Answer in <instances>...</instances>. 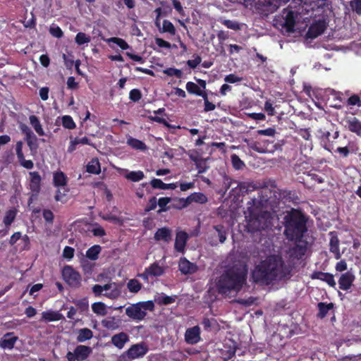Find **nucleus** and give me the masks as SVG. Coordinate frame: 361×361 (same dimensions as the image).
I'll return each mask as SVG.
<instances>
[{
  "mask_svg": "<svg viewBox=\"0 0 361 361\" xmlns=\"http://www.w3.org/2000/svg\"><path fill=\"white\" fill-rule=\"evenodd\" d=\"M271 190L267 187L262 188L258 192V198H252L247 202V211L245 212L247 219L246 228L250 233L264 231L271 228V214L267 211H261L259 207L269 202Z\"/></svg>",
  "mask_w": 361,
  "mask_h": 361,
  "instance_id": "nucleus-1",
  "label": "nucleus"
},
{
  "mask_svg": "<svg viewBox=\"0 0 361 361\" xmlns=\"http://www.w3.org/2000/svg\"><path fill=\"white\" fill-rule=\"evenodd\" d=\"M290 273V268L286 264L280 255H270L255 266L252 271V278L255 283L270 285L274 281L286 278Z\"/></svg>",
  "mask_w": 361,
  "mask_h": 361,
  "instance_id": "nucleus-2",
  "label": "nucleus"
},
{
  "mask_svg": "<svg viewBox=\"0 0 361 361\" xmlns=\"http://www.w3.org/2000/svg\"><path fill=\"white\" fill-rule=\"evenodd\" d=\"M247 279V271L232 267L219 276L216 283L217 291L221 295H228L231 292H239Z\"/></svg>",
  "mask_w": 361,
  "mask_h": 361,
  "instance_id": "nucleus-3",
  "label": "nucleus"
},
{
  "mask_svg": "<svg viewBox=\"0 0 361 361\" xmlns=\"http://www.w3.org/2000/svg\"><path fill=\"white\" fill-rule=\"evenodd\" d=\"M284 235L289 240L300 242L307 231V218L300 210L291 209L285 215Z\"/></svg>",
  "mask_w": 361,
  "mask_h": 361,
  "instance_id": "nucleus-4",
  "label": "nucleus"
},
{
  "mask_svg": "<svg viewBox=\"0 0 361 361\" xmlns=\"http://www.w3.org/2000/svg\"><path fill=\"white\" fill-rule=\"evenodd\" d=\"M289 0H257L255 8L259 13L264 16L274 13L281 6L286 4Z\"/></svg>",
  "mask_w": 361,
  "mask_h": 361,
  "instance_id": "nucleus-5",
  "label": "nucleus"
},
{
  "mask_svg": "<svg viewBox=\"0 0 361 361\" xmlns=\"http://www.w3.org/2000/svg\"><path fill=\"white\" fill-rule=\"evenodd\" d=\"M149 350L148 345L145 342L132 345L130 348L123 353L121 357L123 361H130L132 360L143 357Z\"/></svg>",
  "mask_w": 361,
  "mask_h": 361,
  "instance_id": "nucleus-6",
  "label": "nucleus"
},
{
  "mask_svg": "<svg viewBox=\"0 0 361 361\" xmlns=\"http://www.w3.org/2000/svg\"><path fill=\"white\" fill-rule=\"evenodd\" d=\"M329 25V20L326 16H322L310 25L306 33V38L314 39L322 35Z\"/></svg>",
  "mask_w": 361,
  "mask_h": 361,
  "instance_id": "nucleus-7",
  "label": "nucleus"
},
{
  "mask_svg": "<svg viewBox=\"0 0 361 361\" xmlns=\"http://www.w3.org/2000/svg\"><path fill=\"white\" fill-rule=\"evenodd\" d=\"M62 277L66 283L73 288H78L81 285V275L73 267L66 265L61 271Z\"/></svg>",
  "mask_w": 361,
  "mask_h": 361,
  "instance_id": "nucleus-8",
  "label": "nucleus"
},
{
  "mask_svg": "<svg viewBox=\"0 0 361 361\" xmlns=\"http://www.w3.org/2000/svg\"><path fill=\"white\" fill-rule=\"evenodd\" d=\"M228 228L223 224L213 226V231L209 236V243L212 246H216L219 243H224L227 237Z\"/></svg>",
  "mask_w": 361,
  "mask_h": 361,
  "instance_id": "nucleus-9",
  "label": "nucleus"
},
{
  "mask_svg": "<svg viewBox=\"0 0 361 361\" xmlns=\"http://www.w3.org/2000/svg\"><path fill=\"white\" fill-rule=\"evenodd\" d=\"M92 350L90 346L79 345L73 352L68 351L66 358L68 361H84L92 353Z\"/></svg>",
  "mask_w": 361,
  "mask_h": 361,
  "instance_id": "nucleus-10",
  "label": "nucleus"
},
{
  "mask_svg": "<svg viewBox=\"0 0 361 361\" xmlns=\"http://www.w3.org/2000/svg\"><path fill=\"white\" fill-rule=\"evenodd\" d=\"M126 314L133 320L142 321L146 317L147 312L142 310L138 302H137L126 307Z\"/></svg>",
  "mask_w": 361,
  "mask_h": 361,
  "instance_id": "nucleus-11",
  "label": "nucleus"
},
{
  "mask_svg": "<svg viewBox=\"0 0 361 361\" xmlns=\"http://www.w3.org/2000/svg\"><path fill=\"white\" fill-rule=\"evenodd\" d=\"M252 148L259 153H274L277 149V145L274 140H264L255 143Z\"/></svg>",
  "mask_w": 361,
  "mask_h": 361,
  "instance_id": "nucleus-12",
  "label": "nucleus"
},
{
  "mask_svg": "<svg viewBox=\"0 0 361 361\" xmlns=\"http://www.w3.org/2000/svg\"><path fill=\"white\" fill-rule=\"evenodd\" d=\"M344 127L350 132L361 137V121L355 116H348L344 119Z\"/></svg>",
  "mask_w": 361,
  "mask_h": 361,
  "instance_id": "nucleus-13",
  "label": "nucleus"
},
{
  "mask_svg": "<svg viewBox=\"0 0 361 361\" xmlns=\"http://www.w3.org/2000/svg\"><path fill=\"white\" fill-rule=\"evenodd\" d=\"M185 341L188 344H196L200 341V329L198 326H195L186 330L185 334Z\"/></svg>",
  "mask_w": 361,
  "mask_h": 361,
  "instance_id": "nucleus-14",
  "label": "nucleus"
},
{
  "mask_svg": "<svg viewBox=\"0 0 361 361\" xmlns=\"http://www.w3.org/2000/svg\"><path fill=\"white\" fill-rule=\"evenodd\" d=\"M18 340V337L15 336L14 332H8L0 339V348L12 350Z\"/></svg>",
  "mask_w": 361,
  "mask_h": 361,
  "instance_id": "nucleus-15",
  "label": "nucleus"
},
{
  "mask_svg": "<svg viewBox=\"0 0 361 361\" xmlns=\"http://www.w3.org/2000/svg\"><path fill=\"white\" fill-rule=\"evenodd\" d=\"M355 279V275L351 271L342 274L338 279L339 288L343 290H348Z\"/></svg>",
  "mask_w": 361,
  "mask_h": 361,
  "instance_id": "nucleus-16",
  "label": "nucleus"
},
{
  "mask_svg": "<svg viewBox=\"0 0 361 361\" xmlns=\"http://www.w3.org/2000/svg\"><path fill=\"white\" fill-rule=\"evenodd\" d=\"M310 278L313 280L319 279L320 281L326 282L329 286L334 288L336 286V281L334 280V275L327 273L323 272L321 271H315L311 274Z\"/></svg>",
  "mask_w": 361,
  "mask_h": 361,
  "instance_id": "nucleus-17",
  "label": "nucleus"
},
{
  "mask_svg": "<svg viewBox=\"0 0 361 361\" xmlns=\"http://www.w3.org/2000/svg\"><path fill=\"white\" fill-rule=\"evenodd\" d=\"M283 23H281L282 27L288 32H293L295 25V18L293 11H288L283 12Z\"/></svg>",
  "mask_w": 361,
  "mask_h": 361,
  "instance_id": "nucleus-18",
  "label": "nucleus"
},
{
  "mask_svg": "<svg viewBox=\"0 0 361 361\" xmlns=\"http://www.w3.org/2000/svg\"><path fill=\"white\" fill-rule=\"evenodd\" d=\"M179 271L183 274H192L197 271V267L185 257L180 258L178 264Z\"/></svg>",
  "mask_w": 361,
  "mask_h": 361,
  "instance_id": "nucleus-19",
  "label": "nucleus"
},
{
  "mask_svg": "<svg viewBox=\"0 0 361 361\" xmlns=\"http://www.w3.org/2000/svg\"><path fill=\"white\" fill-rule=\"evenodd\" d=\"M129 341V336L125 332H120L111 336V342L118 349H122Z\"/></svg>",
  "mask_w": 361,
  "mask_h": 361,
  "instance_id": "nucleus-20",
  "label": "nucleus"
},
{
  "mask_svg": "<svg viewBox=\"0 0 361 361\" xmlns=\"http://www.w3.org/2000/svg\"><path fill=\"white\" fill-rule=\"evenodd\" d=\"M330 242H329V250L334 255V257L336 259H339L341 257V254L339 249V240L335 232H330Z\"/></svg>",
  "mask_w": 361,
  "mask_h": 361,
  "instance_id": "nucleus-21",
  "label": "nucleus"
},
{
  "mask_svg": "<svg viewBox=\"0 0 361 361\" xmlns=\"http://www.w3.org/2000/svg\"><path fill=\"white\" fill-rule=\"evenodd\" d=\"M188 238V235L185 231H179L176 233L174 247L176 251L183 252Z\"/></svg>",
  "mask_w": 361,
  "mask_h": 361,
  "instance_id": "nucleus-22",
  "label": "nucleus"
},
{
  "mask_svg": "<svg viewBox=\"0 0 361 361\" xmlns=\"http://www.w3.org/2000/svg\"><path fill=\"white\" fill-rule=\"evenodd\" d=\"M30 189L32 192L37 194L41 189V176L37 171L30 172Z\"/></svg>",
  "mask_w": 361,
  "mask_h": 361,
  "instance_id": "nucleus-23",
  "label": "nucleus"
},
{
  "mask_svg": "<svg viewBox=\"0 0 361 361\" xmlns=\"http://www.w3.org/2000/svg\"><path fill=\"white\" fill-rule=\"evenodd\" d=\"M106 286H111V288H108V290H105L106 292L103 294L104 296L109 298V299H116L118 298L121 293V286L115 282H111L106 283Z\"/></svg>",
  "mask_w": 361,
  "mask_h": 361,
  "instance_id": "nucleus-24",
  "label": "nucleus"
},
{
  "mask_svg": "<svg viewBox=\"0 0 361 361\" xmlns=\"http://www.w3.org/2000/svg\"><path fill=\"white\" fill-rule=\"evenodd\" d=\"M171 231L167 227L158 228L154 233V238L157 241L163 240L165 243H169L171 240Z\"/></svg>",
  "mask_w": 361,
  "mask_h": 361,
  "instance_id": "nucleus-25",
  "label": "nucleus"
},
{
  "mask_svg": "<svg viewBox=\"0 0 361 361\" xmlns=\"http://www.w3.org/2000/svg\"><path fill=\"white\" fill-rule=\"evenodd\" d=\"M149 184L152 188L160 190H175L178 186L177 183H164L161 179L159 178H153L150 181Z\"/></svg>",
  "mask_w": 361,
  "mask_h": 361,
  "instance_id": "nucleus-26",
  "label": "nucleus"
},
{
  "mask_svg": "<svg viewBox=\"0 0 361 361\" xmlns=\"http://www.w3.org/2000/svg\"><path fill=\"white\" fill-rule=\"evenodd\" d=\"M121 320L115 317H109L102 321V325L110 330H116L121 326Z\"/></svg>",
  "mask_w": 361,
  "mask_h": 361,
  "instance_id": "nucleus-27",
  "label": "nucleus"
},
{
  "mask_svg": "<svg viewBox=\"0 0 361 361\" xmlns=\"http://www.w3.org/2000/svg\"><path fill=\"white\" fill-rule=\"evenodd\" d=\"M62 319H64V317L62 314H61L59 312L47 310L42 312V320H44L47 322H56Z\"/></svg>",
  "mask_w": 361,
  "mask_h": 361,
  "instance_id": "nucleus-28",
  "label": "nucleus"
},
{
  "mask_svg": "<svg viewBox=\"0 0 361 361\" xmlns=\"http://www.w3.org/2000/svg\"><path fill=\"white\" fill-rule=\"evenodd\" d=\"M172 198L169 197H160L157 200V204L159 206V209L157 210V214H160L163 212H166L169 211L171 208H174V204L169 205V204L171 202Z\"/></svg>",
  "mask_w": 361,
  "mask_h": 361,
  "instance_id": "nucleus-29",
  "label": "nucleus"
},
{
  "mask_svg": "<svg viewBox=\"0 0 361 361\" xmlns=\"http://www.w3.org/2000/svg\"><path fill=\"white\" fill-rule=\"evenodd\" d=\"M67 183L68 178L63 171H59L54 173L53 183L55 187L65 186Z\"/></svg>",
  "mask_w": 361,
  "mask_h": 361,
  "instance_id": "nucleus-30",
  "label": "nucleus"
},
{
  "mask_svg": "<svg viewBox=\"0 0 361 361\" xmlns=\"http://www.w3.org/2000/svg\"><path fill=\"white\" fill-rule=\"evenodd\" d=\"M237 188H238L239 193L241 195H245L249 192L254 191L258 188L253 182H240L238 183Z\"/></svg>",
  "mask_w": 361,
  "mask_h": 361,
  "instance_id": "nucleus-31",
  "label": "nucleus"
},
{
  "mask_svg": "<svg viewBox=\"0 0 361 361\" xmlns=\"http://www.w3.org/2000/svg\"><path fill=\"white\" fill-rule=\"evenodd\" d=\"M317 308L319 310L317 313V317L323 319L327 315L329 311L334 308V303H326L320 302L317 304Z\"/></svg>",
  "mask_w": 361,
  "mask_h": 361,
  "instance_id": "nucleus-32",
  "label": "nucleus"
},
{
  "mask_svg": "<svg viewBox=\"0 0 361 361\" xmlns=\"http://www.w3.org/2000/svg\"><path fill=\"white\" fill-rule=\"evenodd\" d=\"M78 334L77 341L79 343H83L93 337L92 331L88 328L79 329Z\"/></svg>",
  "mask_w": 361,
  "mask_h": 361,
  "instance_id": "nucleus-33",
  "label": "nucleus"
},
{
  "mask_svg": "<svg viewBox=\"0 0 361 361\" xmlns=\"http://www.w3.org/2000/svg\"><path fill=\"white\" fill-rule=\"evenodd\" d=\"M154 301L159 305H167L173 303L176 301V298L161 293V295L155 297Z\"/></svg>",
  "mask_w": 361,
  "mask_h": 361,
  "instance_id": "nucleus-34",
  "label": "nucleus"
},
{
  "mask_svg": "<svg viewBox=\"0 0 361 361\" xmlns=\"http://www.w3.org/2000/svg\"><path fill=\"white\" fill-rule=\"evenodd\" d=\"M127 144L132 148L135 149H139L141 151H145L147 148L145 142L132 137L128 138Z\"/></svg>",
  "mask_w": 361,
  "mask_h": 361,
  "instance_id": "nucleus-35",
  "label": "nucleus"
},
{
  "mask_svg": "<svg viewBox=\"0 0 361 361\" xmlns=\"http://www.w3.org/2000/svg\"><path fill=\"white\" fill-rule=\"evenodd\" d=\"M29 119H30V123L31 126L33 127V128L35 129L36 133L39 136L44 135V131L42 127V125H41L40 121H39V118H37V116H36L35 115H31L30 116Z\"/></svg>",
  "mask_w": 361,
  "mask_h": 361,
  "instance_id": "nucleus-36",
  "label": "nucleus"
},
{
  "mask_svg": "<svg viewBox=\"0 0 361 361\" xmlns=\"http://www.w3.org/2000/svg\"><path fill=\"white\" fill-rule=\"evenodd\" d=\"M87 172L92 174H99L101 172L100 164L97 159H92L86 166Z\"/></svg>",
  "mask_w": 361,
  "mask_h": 361,
  "instance_id": "nucleus-37",
  "label": "nucleus"
},
{
  "mask_svg": "<svg viewBox=\"0 0 361 361\" xmlns=\"http://www.w3.org/2000/svg\"><path fill=\"white\" fill-rule=\"evenodd\" d=\"M101 246L99 245H95L90 247L86 251V257L90 260H96L98 258L99 254L101 252Z\"/></svg>",
  "mask_w": 361,
  "mask_h": 361,
  "instance_id": "nucleus-38",
  "label": "nucleus"
},
{
  "mask_svg": "<svg viewBox=\"0 0 361 361\" xmlns=\"http://www.w3.org/2000/svg\"><path fill=\"white\" fill-rule=\"evenodd\" d=\"M147 271L150 276H160L163 275L164 272V269L156 262L152 264L148 268H147Z\"/></svg>",
  "mask_w": 361,
  "mask_h": 361,
  "instance_id": "nucleus-39",
  "label": "nucleus"
},
{
  "mask_svg": "<svg viewBox=\"0 0 361 361\" xmlns=\"http://www.w3.org/2000/svg\"><path fill=\"white\" fill-rule=\"evenodd\" d=\"M142 283L137 279H130L127 283V288L130 293H137L142 288Z\"/></svg>",
  "mask_w": 361,
  "mask_h": 361,
  "instance_id": "nucleus-40",
  "label": "nucleus"
},
{
  "mask_svg": "<svg viewBox=\"0 0 361 361\" xmlns=\"http://www.w3.org/2000/svg\"><path fill=\"white\" fill-rule=\"evenodd\" d=\"M92 310L97 315L104 316L106 314V305L102 302H96L92 305Z\"/></svg>",
  "mask_w": 361,
  "mask_h": 361,
  "instance_id": "nucleus-41",
  "label": "nucleus"
},
{
  "mask_svg": "<svg viewBox=\"0 0 361 361\" xmlns=\"http://www.w3.org/2000/svg\"><path fill=\"white\" fill-rule=\"evenodd\" d=\"M190 200L192 202L204 204L207 202V197L202 192H193L190 195Z\"/></svg>",
  "mask_w": 361,
  "mask_h": 361,
  "instance_id": "nucleus-42",
  "label": "nucleus"
},
{
  "mask_svg": "<svg viewBox=\"0 0 361 361\" xmlns=\"http://www.w3.org/2000/svg\"><path fill=\"white\" fill-rule=\"evenodd\" d=\"M125 177L133 182H138L144 178L145 175L142 171H130L127 173Z\"/></svg>",
  "mask_w": 361,
  "mask_h": 361,
  "instance_id": "nucleus-43",
  "label": "nucleus"
},
{
  "mask_svg": "<svg viewBox=\"0 0 361 361\" xmlns=\"http://www.w3.org/2000/svg\"><path fill=\"white\" fill-rule=\"evenodd\" d=\"M90 40V37L82 32H78L75 37V42L78 45L87 44Z\"/></svg>",
  "mask_w": 361,
  "mask_h": 361,
  "instance_id": "nucleus-44",
  "label": "nucleus"
},
{
  "mask_svg": "<svg viewBox=\"0 0 361 361\" xmlns=\"http://www.w3.org/2000/svg\"><path fill=\"white\" fill-rule=\"evenodd\" d=\"M61 120H62V125L65 128L69 129V130L75 128V127H76L75 123L74 122L73 118L71 116H68V115L63 116L62 117Z\"/></svg>",
  "mask_w": 361,
  "mask_h": 361,
  "instance_id": "nucleus-45",
  "label": "nucleus"
},
{
  "mask_svg": "<svg viewBox=\"0 0 361 361\" xmlns=\"http://www.w3.org/2000/svg\"><path fill=\"white\" fill-rule=\"evenodd\" d=\"M306 250L307 247L305 245L297 244L292 249V255L299 259L301 258L303 255H305Z\"/></svg>",
  "mask_w": 361,
  "mask_h": 361,
  "instance_id": "nucleus-46",
  "label": "nucleus"
},
{
  "mask_svg": "<svg viewBox=\"0 0 361 361\" xmlns=\"http://www.w3.org/2000/svg\"><path fill=\"white\" fill-rule=\"evenodd\" d=\"M108 42L117 44L123 50H126L130 48L128 44L123 39L119 37H111L108 39Z\"/></svg>",
  "mask_w": 361,
  "mask_h": 361,
  "instance_id": "nucleus-47",
  "label": "nucleus"
},
{
  "mask_svg": "<svg viewBox=\"0 0 361 361\" xmlns=\"http://www.w3.org/2000/svg\"><path fill=\"white\" fill-rule=\"evenodd\" d=\"M162 32L174 35L176 34V28L171 21L164 20L162 25Z\"/></svg>",
  "mask_w": 361,
  "mask_h": 361,
  "instance_id": "nucleus-48",
  "label": "nucleus"
},
{
  "mask_svg": "<svg viewBox=\"0 0 361 361\" xmlns=\"http://www.w3.org/2000/svg\"><path fill=\"white\" fill-rule=\"evenodd\" d=\"M16 212L15 210L10 209L6 212V215L4 218V224L8 226H10L16 219Z\"/></svg>",
  "mask_w": 361,
  "mask_h": 361,
  "instance_id": "nucleus-49",
  "label": "nucleus"
},
{
  "mask_svg": "<svg viewBox=\"0 0 361 361\" xmlns=\"http://www.w3.org/2000/svg\"><path fill=\"white\" fill-rule=\"evenodd\" d=\"M231 162L233 167L236 170H240L245 166L244 162L240 159V157L233 154L231 155Z\"/></svg>",
  "mask_w": 361,
  "mask_h": 361,
  "instance_id": "nucleus-50",
  "label": "nucleus"
},
{
  "mask_svg": "<svg viewBox=\"0 0 361 361\" xmlns=\"http://www.w3.org/2000/svg\"><path fill=\"white\" fill-rule=\"evenodd\" d=\"M163 73L168 76H176L177 78H181L183 76L182 71L175 68H168L164 70Z\"/></svg>",
  "mask_w": 361,
  "mask_h": 361,
  "instance_id": "nucleus-51",
  "label": "nucleus"
},
{
  "mask_svg": "<svg viewBox=\"0 0 361 361\" xmlns=\"http://www.w3.org/2000/svg\"><path fill=\"white\" fill-rule=\"evenodd\" d=\"M346 104L348 106H357L361 107V98L358 94L351 95L346 101Z\"/></svg>",
  "mask_w": 361,
  "mask_h": 361,
  "instance_id": "nucleus-52",
  "label": "nucleus"
},
{
  "mask_svg": "<svg viewBox=\"0 0 361 361\" xmlns=\"http://www.w3.org/2000/svg\"><path fill=\"white\" fill-rule=\"evenodd\" d=\"M185 88L189 94L195 95H197L201 90L197 84L190 81L186 83Z\"/></svg>",
  "mask_w": 361,
  "mask_h": 361,
  "instance_id": "nucleus-53",
  "label": "nucleus"
},
{
  "mask_svg": "<svg viewBox=\"0 0 361 361\" xmlns=\"http://www.w3.org/2000/svg\"><path fill=\"white\" fill-rule=\"evenodd\" d=\"M73 302L80 310L81 312H85V311L88 310L89 302H88V300L86 298H82L80 300H75Z\"/></svg>",
  "mask_w": 361,
  "mask_h": 361,
  "instance_id": "nucleus-54",
  "label": "nucleus"
},
{
  "mask_svg": "<svg viewBox=\"0 0 361 361\" xmlns=\"http://www.w3.org/2000/svg\"><path fill=\"white\" fill-rule=\"evenodd\" d=\"M111 288V286H106V284L102 286L99 284H95L92 286V292L95 295V296L99 297L103 295L104 293L102 292L104 290H108V288Z\"/></svg>",
  "mask_w": 361,
  "mask_h": 361,
  "instance_id": "nucleus-55",
  "label": "nucleus"
},
{
  "mask_svg": "<svg viewBox=\"0 0 361 361\" xmlns=\"http://www.w3.org/2000/svg\"><path fill=\"white\" fill-rule=\"evenodd\" d=\"M49 33L56 38H61L63 36V32L62 31L61 28L55 25H52L49 27Z\"/></svg>",
  "mask_w": 361,
  "mask_h": 361,
  "instance_id": "nucleus-56",
  "label": "nucleus"
},
{
  "mask_svg": "<svg viewBox=\"0 0 361 361\" xmlns=\"http://www.w3.org/2000/svg\"><path fill=\"white\" fill-rule=\"evenodd\" d=\"M196 168L198 169V174L203 173L207 171L209 166L207 165V160L204 159H200L195 164Z\"/></svg>",
  "mask_w": 361,
  "mask_h": 361,
  "instance_id": "nucleus-57",
  "label": "nucleus"
},
{
  "mask_svg": "<svg viewBox=\"0 0 361 361\" xmlns=\"http://www.w3.org/2000/svg\"><path fill=\"white\" fill-rule=\"evenodd\" d=\"M157 206V199L156 197L153 196L149 198L148 203L147 204L145 208V212L147 213L152 210H154Z\"/></svg>",
  "mask_w": 361,
  "mask_h": 361,
  "instance_id": "nucleus-58",
  "label": "nucleus"
},
{
  "mask_svg": "<svg viewBox=\"0 0 361 361\" xmlns=\"http://www.w3.org/2000/svg\"><path fill=\"white\" fill-rule=\"evenodd\" d=\"M222 24L225 25L227 28L233 30H238L240 29V25L238 22L231 20H222Z\"/></svg>",
  "mask_w": 361,
  "mask_h": 361,
  "instance_id": "nucleus-59",
  "label": "nucleus"
},
{
  "mask_svg": "<svg viewBox=\"0 0 361 361\" xmlns=\"http://www.w3.org/2000/svg\"><path fill=\"white\" fill-rule=\"evenodd\" d=\"M75 250L72 247L66 246L63 248L62 256L63 258L71 260L73 258Z\"/></svg>",
  "mask_w": 361,
  "mask_h": 361,
  "instance_id": "nucleus-60",
  "label": "nucleus"
},
{
  "mask_svg": "<svg viewBox=\"0 0 361 361\" xmlns=\"http://www.w3.org/2000/svg\"><path fill=\"white\" fill-rule=\"evenodd\" d=\"M142 98V93L139 89H133L129 93V99L134 102H138Z\"/></svg>",
  "mask_w": 361,
  "mask_h": 361,
  "instance_id": "nucleus-61",
  "label": "nucleus"
},
{
  "mask_svg": "<svg viewBox=\"0 0 361 361\" xmlns=\"http://www.w3.org/2000/svg\"><path fill=\"white\" fill-rule=\"evenodd\" d=\"M25 141L31 151H36L37 149L38 143L36 135H35L34 137H30V139L25 138Z\"/></svg>",
  "mask_w": 361,
  "mask_h": 361,
  "instance_id": "nucleus-62",
  "label": "nucleus"
},
{
  "mask_svg": "<svg viewBox=\"0 0 361 361\" xmlns=\"http://www.w3.org/2000/svg\"><path fill=\"white\" fill-rule=\"evenodd\" d=\"M242 80H243V78L241 77H239L237 75L233 74V73L227 75L224 78V81L228 83H235V82H241Z\"/></svg>",
  "mask_w": 361,
  "mask_h": 361,
  "instance_id": "nucleus-63",
  "label": "nucleus"
},
{
  "mask_svg": "<svg viewBox=\"0 0 361 361\" xmlns=\"http://www.w3.org/2000/svg\"><path fill=\"white\" fill-rule=\"evenodd\" d=\"M138 304L140 305L142 310L145 312H146V310H149V311L154 310V304L153 301H152V300L139 302Z\"/></svg>",
  "mask_w": 361,
  "mask_h": 361,
  "instance_id": "nucleus-64",
  "label": "nucleus"
}]
</instances>
